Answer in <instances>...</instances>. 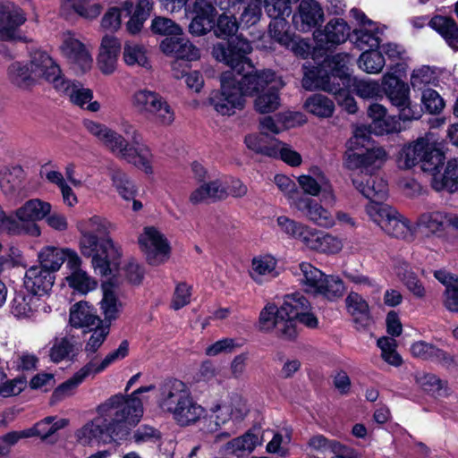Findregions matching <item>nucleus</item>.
<instances>
[{
	"instance_id": "nucleus-1",
	"label": "nucleus",
	"mask_w": 458,
	"mask_h": 458,
	"mask_svg": "<svg viewBox=\"0 0 458 458\" xmlns=\"http://www.w3.org/2000/svg\"><path fill=\"white\" fill-rule=\"evenodd\" d=\"M251 43L242 35L232 38L226 44L213 47V56L231 68L221 74V87L208 97V103L221 115L231 116L245 106V96L259 93L276 82V72L270 69L254 71L248 55Z\"/></svg>"
},
{
	"instance_id": "nucleus-2",
	"label": "nucleus",
	"mask_w": 458,
	"mask_h": 458,
	"mask_svg": "<svg viewBox=\"0 0 458 458\" xmlns=\"http://www.w3.org/2000/svg\"><path fill=\"white\" fill-rule=\"evenodd\" d=\"M98 417L77 432V437L83 445L89 444L92 440L107 443L122 438L142 417L139 401L124 403L121 397L108 399L98 407Z\"/></svg>"
},
{
	"instance_id": "nucleus-3",
	"label": "nucleus",
	"mask_w": 458,
	"mask_h": 458,
	"mask_svg": "<svg viewBox=\"0 0 458 458\" xmlns=\"http://www.w3.org/2000/svg\"><path fill=\"white\" fill-rule=\"evenodd\" d=\"M111 224L105 218L94 216L78 224L81 233V251L85 257L92 258V266L96 273L101 276L112 274L121 257L118 246L107 237Z\"/></svg>"
},
{
	"instance_id": "nucleus-4",
	"label": "nucleus",
	"mask_w": 458,
	"mask_h": 458,
	"mask_svg": "<svg viewBox=\"0 0 458 458\" xmlns=\"http://www.w3.org/2000/svg\"><path fill=\"white\" fill-rule=\"evenodd\" d=\"M310 310V303L301 293L287 294L282 306L267 304L260 311L259 327L261 331H275L281 338L291 340L296 337V318Z\"/></svg>"
},
{
	"instance_id": "nucleus-5",
	"label": "nucleus",
	"mask_w": 458,
	"mask_h": 458,
	"mask_svg": "<svg viewBox=\"0 0 458 458\" xmlns=\"http://www.w3.org/2000/svg\"><path fill=\"white\" fill-rule=\"evenodd\" d=\"M159 405L181 427L195 424L206 411L194 400L186 384L178 379H169L162 385Z\"/></svg>"
},
{
	"instance_id": "nucleus-6",
	"label": "nucleus",
	"mask_w": 458,
	"mask_h": 458,
	"mask_svg": "<svg viewBox=\"0 0 458 458\" xmlns=\"http://www.w3.org/2000/svg\"><path fill=\"white\" fill-rule=\"evenodd\" d=\"M281 231L300 241L307 249L323 254H336L343 249L342 240L329 233L319 231L301 222L281 216L277 217Z\"/></svg>"
},
{
	"instance_id": "nucleus-7",
	"label": "nucleus",
	"mask_w": 458,
	"mask_h": 458,
	"mask_svg": "<svg viewBox=\"0 0 458 458\" xmlns=\"http://www.w3.org/2000/svg\"><path fill=\"white\" fill-rule=\"evenodd\" d=\"M369 141L366 129L356 128L352 137L347 142L345 164L349 169L360 170L365 174H372L380 169L387 160V153L382 147L366 148L365 151H357Z\"/></svg>"
},
{
	"instance_id": "nucleus-8",
	"label": "nucleus",
	"mask_w": 458,
	"mask_h": 458,
	"mask_svg": "<svg viewBox=\"0 0 458 458\" xmlns=\"http://www.w3.org/2000/svg\"><path fill=\"white\" fill-rule=\"evenodd\" d=\"M300 284L306 293L320 294L327 299H335L343 295L344 282L337 276H327L309 262H301L298 266Z\"/></svg>"
},
{
	"instance_id": "nucleus-9",
	"label": "nucleus",
	"mask_w": 458,
	"mask_h": 458,
	"mask_svg": "<svg viewBox=\"0 0 458 458\" xmlns=\"http://www.w3.org/2000/svg\"><path fill=\"white\" fill-rule=\"evenodd\" d=\"M129 130L132 131V145H130L123 136L115 132L114 136H113V140L106 146V148L121 159L142 169L146 174H152L153 156L149 148L141 143V136L136 130L131 126H129Z\"/></svg>"
},
{
	"instance_id": "nucleus-10",
	"label": "nucleus",
	"mask_w": 458,
	"mask_h": 458,
	"mask_svg": "<svg viewBox=\"0 0 458 458\" xmlns=\"http://www.w3.org/2000/svg\"><path fill=\"white\" fill-rule=\"evenodd\" d=\"M382 85L390 103L398 109L401 120L411 121L420 118L422 110L417 104H412L407 83L396 75L387 72L383 76Z\"/></svg>"
},
{
	"instance_id": "nucleus-11",
	"label": "nucleus",
	"mask_w": 458,
	"mask_h": 458,
	"mask_svg": "<svg viewBox=\"0 0 458 458\" xmlns=\"http://www.w3.org/2000/svg\"><path fill=\"white\" fill-rule=\"evenodd\" d=\"M50 211V203L39 199H30L15 212L19 222L10 217L8 221L12 226H8V231L13 234L24 233L33 237L39 236L41 232L36 221L46 217Z\"/></svg>"
},
{
	"instance_id": "nucleus-12",
	"label": "nucleus",
	"mask_w": 458,
	"mask_h": 458,
	"mask_svg": "<svg viewBox=\"0 0 458 458\" xmlns=\"http://www.w3.org/2000/svg\"><path fill=\"white\" fill-rule=\"evenodd\" d=\"M138 242L149 265L159 266L168 260L171 252L170 244L165 236L156 227H144Z\"/></svg>"
},
{
	"instance_id": "nucleus-13",
	"label": "nucleus",
	"mask_w": 458,
	"mask_h": 458,
	"mask_svg": "<svg viewBox=\"0 0 458 458\" xmlns=\"http://www.w3.org/2000/svg\"><path fill=\"white\" fill-rule=\"evenodd\" d=\"M411 146L416 150V157L424 172L434 173L443 165L445 157L433 132L418 138L411 142Z\"/></svg>"
},
{
	"instance_id": "nucleus-14",
	"label": "nucleus",
	"mask_w": 458,
	"mask_h": 458,
	"mask_svg": "<svg viewBox=\"0 0 458 458\" xmlns=\"http://www.w3.org/2000/svg\"><path fill=\"white\" fill-rule=\"evenodd\" d=\"M350 59L351 57L348 54H336L327 61V66L331 70L330 73L321 75V71L317 72L310 71L305 74H311L313 84L336 85L337 82H340L344 86H351L352 78L350 76L348 68Z\"/></svg>"
},
{
	"instance_id": "nucleus-15",
	"label": "nucleus",
	"mask_w": 458,
	"mask_h": 458,
	"mask_svg": "<svg viewBox=\"0 0 458 458\" xmlns=\"http://www.w3.org/2000/svg\"><path fill=\"white\" fill-rule=\"evenodd\" d=\"M291 207L301 213L307 220L323 228H332L335 225L334 215L322 204L314 199L300 196L293 199Z\"/></svg>"
},
{
	"instance_id": "nucleus-16",
	"label": "nucleus",
	"mask_w": 458,
	"mask_h": 458,
	"mask_svg": "<svg viewBox=\"0 0 458 458\" xmlns=\"http://www.w3.org/2000/svg\"><path fill=\"white\" fill-rule=\"evenodd\" d=\"M350 27L341 18L330 20L323 30L314 32L317 46L325 50H330L344 43L350 35Z\"/></svg>"
},
{
	"instance_id": "nucleus-17",
	"label": "nucleus",
	"mask_w": 458,
	"mask_h": 458,
	"mask_svg": "<svg viewBox=\"0 0 458 458\" xmlns=\"http://www.w3.org/2000/svg\"><path fill=\"white\" fill-rule=\"evenodd\" d=\"M324 21V11L316 0H301L296 13L293 15L294 28L308 32Z\"/></svg>"
},
{
	"instance_id": "nucleus-18",
	"label": "nucleus",
	"mask_w": 458,
	"mask_h": 458,
	"mask_svg": "<svg viewBox=\"0 0 458 458\" xmlns=\"http://www.w3.org/2000/svg\"><path fill=\"white\" fill-rule=\"evenodd\" d=\"M216 4L225 13L218 16L215 25V34L218 38H225L233 36L239 25L234 15L243 5L242 0H216Z\"/></svg>"
},
{
	"instance_id": "nucleus-19",
	"label": "nucleus",
	"mask_w": 458,
	"mask_h": 458,
	"mask_svg": "<svg viewBox=\"0 0 458 458\" xmlns=\"http://www.w3.org/2000/svg\"><path fill=\"white\" fill-rule=\"evenodd\" d=\"M30 66L37 81L44 79L55 88L56 81H62L61 69L45 51L36 50L30 54Z\"/></svg>"
},
{
	"instance_id": "nucleus-20",
	"label": "nucleus",
	"mask_w": 458,
	"mask_h": 458,
	"mask_svg": "<svg viewBox=\"0 0 458 458\" xmlns=\"http://www.w3.org/2000/svg\"><path fill=\"white\" fill-rule=\"evenodd\" d=\"M312 174L301 175L298 182L306 194L318 196L323 193V199L331 206L335 203V196L333 192L329 181L323 172L316 168L311 171Z\"/></svg>"
},
{
	"instance_id": "nucleus-21",
	"label": "nucleus",
	"mask_w": 458,
	"mask_h": 458,
	"mask_svg": "<svg viewBox=\"0 0 458 458\" xmlns=\"http://www.w3.org/2000/svg\"><path fill=\"white\" fill-rule=\"evenodd\" d=\"M55 275L39 265L30 267L25 273L24 286L35 296L47 294L53 287Z\"/></svg>"
},
{
	"instance_id": "nucleus-22",
	"label": "nucleus",
	"mask_w": 458,
	"mask_h": 458,
	"mask_svg": "<svg viewBox=\"0 0 458 458\" xmlns=\"http://www.w3.org/2000/svg\"><path fill=\"white\" fill-rule=\"evenodd\" d=\"M63 55L72 64H77L82 72L91 67L92 58L85 46L71 32L64 33L60 47Z\"/></svg>"
},
{
	"instance_id": "nucleus-23",
	"label": "nucleus",
	"mask_w": 458,
	"mask_h": 458,
	"mask_svg": "<svg viewBox=\"0 0 458 458\" xmlns=\"http://www.w3.org/2000/svg\"><path fill=\"white\" fill-rule=\"evenodd\" d=\"M302 86L308 90L320 89L322 90L332 93L335 96V99L346 112L349 114H355L357 111V104L354 98L350 94L348 88L350 86H344L337 82L336 85L329 84H313L311 74H305L302 79Z\"/></svg>"
},
{
	"instance_id": "nucleus-24",
	"label": "nucleus",
	"mask_w": 458,
	"mask_h": 458,
	"mask_svg": "<svg viewBox=\"0 0 458 458\" xmlns=\"http://www.w3.org/2000/svg\"><path fill=\"white\" fill-rule=\"evenodd\" d=\"M161 51L166 55L175 58L195 61L199 58V50L187 38L182 37H167L160 43Z\"/></svg>"
},
{
	"instance_id": "nucleus-25",
	"label": "nucleus",
	"mask_w": 458,
	"mask_h": 458,
	"mask_svg": "<svg viewBox=\"0 0 458 458\" xmlns=\"http://www.w3.org/2000/svg\"><path fill=\"white\" fill-rule=\"evenodd\" d=\"M229 196L228 184L222 179H216L209 182L202 183L196 188L189 197V200L193 205L208 201H216L225 199Z\"/></svg>"
},
{
	"instance_id": "nucleus-26",
	"label": "nucleus",
	"mask_w": 458,
	"mask_h": 458,
	"mask_svg": "<svg viewBox=\"0 0 458 458\" xmlns=\"http://www.w3.org/2000/svg\"><path fill=\"white\" fill-rule=\"evenodd\" d=\"M352 13L363 25V27L355 30L357 47L360 49H364V51L377 48L380 44V38L378 37L380 31L378 28L359 10L352 9Z\"/></svg>"
},
{
	"instance_id": "nucleus-27",
	"label": "nucleus",
	"mask_w": 458,
	"mask_h": 458,
	"mask_svg": "<svg viewBox=\"0 0 458 458\" xmlns=\"http://www.w3.org/2000/svg\"><path fill=\"white\" fill-rule=\"evenodd\" d=\"M23 170L19 165L4 166L0 170V190L9 199H17L22 190Z\"/></svg>"
},
{
	"instance_id": "nucleus-28",
	"label": "nucleus",
	"mask_w": 458,
	"mask_h": 458,
	"mask_svg": "<svg viewBox=\"0 0 458 458\" xmlns=\"http://www.w3.org/2000/svg\"><path fill=\"white\" fill-rule=\"evenodd\" d=\"M365 175L367 178H352V183L355 188L370 201L386 199L388 192L386 182L373 174Z\"/></svg>"
},
{
	"instance_id": "nucleus-29",
	"label": "nucleus",
	"mask_w": 458,
	"mask_h": 458,
	"mask_svg": "<svg viewBox=\"0 0 458 458\" xmlns=\"http://www.w3.org/2000/svg\"><path fill=\"white\" fill-rule=\"evenodd\" d=\"M26 21L23 12L19 8L10 9L0 3V39L11 40L15 38L16 30Z\"/></svg>"
},
{
	"instance_id": "nucleus-30",
	"label": "nucleus",
	"mask_w": 458,
	"mask_h": 458,
	"mask_svg": "<svg viewBox=\"0 0 458 458\" xmlns=\"http://www.w3.org/2000/svg\"><path fill=\"white\" fill-rule=\"evenodd\" d=\"M69 321L73 327L89 330H93L102 323L96 310L86 301L77 302L71 308Z\"/></svg>"
},
{
	"instance_id": "nucleus-31",
	"label": "nucleus",
	"mask_w": 458,
	"mask_h": 458,
	"mask_svg": "<svg viewBox=\"0 0 458 458\" xmlns=\"http://www.w3.org/2000/svg\"><path fill=\"white\" fill-rule=\"evenodd\" d=\"M120 49V43L115 37L106 35L103 38L98 57V64L103 73L111 74L114 72Z\"/></svg>"
},
{
	"instance_id": "nucleus-32",
	"label": "nucleus",
	"mask_w": 458,
	"mask_h": 458,
	"mask_svg": "<svg viewBox=\"0 0 458 458\" xmlns=\"http://www.w3.org/2000/svg\"><path fill=\"white\" fill-rule=\"evenodd\" d=\"M431 174V185L437 191L442 190L454 191L458 185V157L447 162L443 174H440L439 168Z\"/></svg>"
},
{
	"instance_id": "nucleus-33",
	"label": "nucleus",
	"mask_w": 458,
	"mask_h": 458,
	"mask_svg": "<svg viewBox=\"0 0 458 458\" xmlns=\"http://www.w3.org/2000/svg\"><path fill=\"white\" fill-rule=\"evenodd\" d=\"M55 89L67 97L71 102L83 107L93 98V93L89 89L84 88L81 83L72 81L63 78L62 81H56Z\"/></svg>"
},
{
	"instance_id": "nucleus-34",
	"label": "nucleus",
	"mask_w": 458,
	"mask_h": 458,
	"mask_svg": "<svg viewBox=\"0 0 458 458\" xmlns=\"http://www.w3.org/2000/svg\"><path fill=\"white\" fill-rule=\"evenodd\" d=\"M417 225L428 234L441 236L448 227V213L443 211H428L421 214Z\"/></svg>"
},
{
	"instance_id": "nucleus-35",
	"label": "nucleus",
	"mask_w": 458,
	"mask_h": 458,
	"mask_svg": "<svg viewBox=\"0 0 458 458\" xmlns=\"http://www.w3.org/2000/svg\"><path fill=\"white\" fill-rule=\"evenodd\" d=\"M276 264V259L270 255H260L253 258L250 272L251 278L261 284L265 280L276 277L278 276Z\"/></svg>"
},
{
	"instance_id": "nucleus-36",
	"label": "nucleus",
	"mask_w": 458,
	"mask_h": 458,
	"mask_svg": "<svg viewBox=\"0 0 458 458\" xmlns=\"http://www.w3.org/2000/svg\"><path fill=\"white\" fill-rule=\"evenodd\" d=\"M89 376H93L89 367L83 366L71 378L55 389L51 396V403H55L73 395L77 387Z\"/></svg>"
},
{
	"instance_id": "nucleus-37",
	"label": "nucleus",
	"mask_w": 458,
	"mask_h": 458,
	"mask_svg": "<svg viewBox=\"0 0 458 458\" xmlns=\"http://www.w3.org/2000/svg\"><path fill=\"white\" fill-rule=\"evenodd\" d=\"M434 276L445 286V307L452 312H458V276L445 270L435 271Z\"/></svg>"
},
{
	"instance_id": "nucleus-38",
	"label": "nucleus",
	"mask_w": 458,
	"mask_h": 458,
	"mask_svg": "<svg viewBox=\"0 0 458 458\" xmlns=\"http://www.w3.org/2000/svg\"><path fill=\"white\" fill-rule=\"evenodd\" d=\"M259 444V437L249 431L241 437L228 441L223 446V451L225 454H233L237 457H243L253 452Z\"/></svg>"
},
{
	"instance_id": "nucleus-39",
	"label": "nucleus",
	"mask_w": 458,
	"mask_h": 458,
	"mask_svg": "<svg viewBox=\"0 0 458 458\" xmlns=\"http://www.w3.org/2000/svg\"><path fill=\"white\" fill-rule=\"evenodd\" d=\"M48 352L49 359L55 363H59L76 355L78 347L72 336L55 337Z\"/></svg>"
},
{
	"instance_id": "nucleus-40",
	"label": "nucleus",
	"mask_w": 458,
	"mask_h": 458,
	"mask_svg": "<svg viewBox=\"0 0 458 458\" xmlns=\"http://www.w3.org/2000/svg\"><path fill=\"white\" fill-rule=\"evenodd\" d=\"M145 118L157 125L169 126L174 123L175 114L165 98L159 95Z\"/></svg>"
},
{
	"instance_id": "nucleus-41",
	"label": "nucleus",
	"mask_w": 458,
	"mask_h": 458,
	"mask_svg": "<svg viewBox=\"0 0 458 458\" xmlns=\"http://www.w3.org/2000/svg\"><path fill=\"white\" fill-rule=\"evenodd\" d=\"M394 271L399 279L414 297L423 299L426 296V288L416 274L411 271L409 264L402 262L395 267Z\"/></svg>"
},
{
	"instance_id": "nucleus-42",
	"label": "nucleus",
	"mask_w": 458,
	"mask_h": 458,
	"mask_svg": "<svg viewBox=\"0 0 458 458\" xmlns=\"http://www.w3.org/2000/svg\"><path fill=\"white\" fill-rule=\"evenodd\" d=\"M388 235L395 238L410 240L413 236V227L408 218L401 215L397 210L389 217L381 228Z\"/></svg>"
},
{
	"instance_id": "nucleus-43",
	"label": "nucleus",
	"mask_w": 458,
	"mask_h": 458,
	"mask_svg": "<svg viewBox=\"0 0 458 458\" xmlns=\"http://www.w3.org/2000/svg\"><path fill=\"white\" fill-rule=\"evenodd\" d=\"M430 26L437 31L453 48H458V26L454 19L436 16L431 19Z\"/></svg>"
},
{
	"instance_id": "nucleus-44",
	"label": "nucleus",
	"mask_w": 458,
	"mask_h": 458,
	"mask_svg": "<svg viewBox=\"0 0 458 458\" xmlns=\"http://www.w3.org/2000/svg\"><path fill=\"white\" fill-rule=\"evenodd\" d=\"M38 301V297L32 293H17L11 301V312L18 318H30L37 310Z\"/></svg>"
},
{
	"instance_id": "nucleus-45",
	"label": "nucleus",
	"mask_w": 458,
	"mask_h": 458,
	"mask_svg": "<svg viewBox=\"0 0 458 458\" xmlns=\"http://www.w3.org/2000/svg\"><path fill=\"white\" fill-rule=\"evenodd\" d=\"M7 77L13 84L22 89L29 88L37 81L30 66L21 62H13L9 65Z\"/></svg>"
},
{
	"instance_id": "nucleus-46",
	"label": "nucleus",
	"mask_w": 458,
	"mask_h": 458,
	"mask_svg": "<svg viewBox=\"0 0 458 458\" xmlns=\"http://www.w3.org/2000/svg\"><path fill=\"white\" fill-rule=\"evenodd\" d=\"M304 108L315 116L328 118L334 114L335 104L325 95L313 94L306 99Z\"/></svg>"
},
{
	"instance_id": "nucleus-47",
	"label": "nucleus",
	"mask_w": 458,
	"mask_h": 458,
	"mask_svg": "<svg viewBox=\"0 0 458 458\" xmlns=\"http://www.w3.org/2000/svg\"><path fill=\"white\" fill-rule=\"evenodd\" d=\"M38 259L40 267L51 270L55 275L65 262V253L63 248L46 246L38 252Z\"/></svg>"
},
{
	"instance_id": "nucleus-48",
	"label": "nucleus",
	"mask_w": 458,
	"mask_h": 458,
	"mask_svg": "<svg viewBox=\"0 0 458 458\" xmlns=\"http://www.w3.org/2000/svg\"><path fill=\"white\" fill-rule=\"evenodd\" d=\"M153 0H138L133 14L126 23V29L131 35L139 33L143 28L153 8Z\"/></svg>"
},
{
	"instance_id": "nucleus-49",
	"label": "nucleus",
	"mask_w": 458,
	"mask_h": 458,
	"mask_svg": "<svg viewBox=\"0 0 458 458\" xmlns=\"http://www.w3.org/2000/svg\"><path fill=\"white\" fill-rule=\"evenodd\" d=\"M345 301L348 311L353 317L354 321L360 323L362 327L368 325L370 315L367 301L356 293H351Z\"/></svg>"
},
{
	"instance_id": "nucleus-50",
	"label": "nucleus",
	"mask_w": 458,
	"mask_h": 458,
	"mask_svg": "<svg viewBox=\"0 0 458 458\" xmlns=\"http://www.w3.org/2000/svg\"><path fill=\"white\" fill-rule=\"evenodd\" d=\"M68 425V420L61 419L56 420L54 416H48L37 422L33 427L27 428L30 432V437H39L41 439H47L55 434L57 430L64 428Z\"/></svg>"
},
{
	"instance_id": "nucleus-51",
	"label": "nucleus",
	"mask_w": 458,
	"mask_h": 458,
	"mask_svg": "<svg viewBox=\"0 0 458 458\" xmlns=\"http://www.w3.org/2000/svg\"><path fill=\"white\" fill-rule=\"evenodd\" d=\"M129 353V343L127 340L122 341L119 347L108 353L102 360L91 359L87 364L89 367L91 374L94 376L105 370L108 366L116 360L124 359Z\"/></svg>"
},
{
	"instance_id": "nucleus-52",
	"label": "nucleus",
	"mask_w": 458,
	"mask_h": 458,
	"mask_svg": "<svg viewBox=\"0 0 458 458\" xmlns=\"http://www.w3.org/2000/svg\"><path fill=\"white\" fill-rule=\"evenodd\" d=\"M123 60L129 66H139L146 69L151 67L145 47L135 42L125 43L123 47Z\"/></svg>"
},
{
	"instance_id": "nucleus-53",
	"label": "nucleus",
	"mask_w": 458,
	"mask_h": 458,
	"mask_svg": "<svg viewBox=\"0 0 458 458\" xmlns=\"http://www.w3.org/2000/svg\"><path fill=\"white\" fill-rule=\"evenodd\" d=\"M159 95L148 89H138L131 97V107L138 114L145 117Z\"/></svg>"
},
{
	"instance_id": "nucleus-54",
	"label": "nucleus",
	"mask_w": 458,
	"mask_h": 458,
	"mask_svg": "<svg viewBox=\"0 0 458 458\" xmlns=\"http://www.w3.org/2000/svg\"><path fill=\"white\" fill-rule=\"evenodd\" d=\"M411 352L414 357L421 360H443L446 363L452 361L450 356H448L444 351L424 341L414 343L411 346Z\"/></svg>"
},
{
	"instance_id": "nucleus-55",
	"label": "nucleus",
	"mask_w": 458,
	"mask_h": 458,
	"mask_svg": "<svg viewBox=\"0 0 458 458\" xmlns=\"http://www.w3.org/2000/svg\"><path fill=\"white\" fill-rule=\"evenodd\" d=\"M279 106L280 97L275 85L269 87L267 91L260 92L254 100V108L260 114L275 112Z\"/></svg>"
},
{
	"instance_id": "nucleus-56",
	"label": "nucleus",
	"mask_w": 458,
	"mask_h": 458,
	"mask_svg": "<svg viewBox=\"0 0 458 458\" xmlns=\"http://www.w3.org/2000/svg\"><path fill=\"white\" fill-rule=\"evenodd\" d=\"M111 180L114 187H115L119 195L126 199L131 200L135 198L137 189L135 183L129 176L121 170H114L111 172Z\"/></svg>"
},
{
	"instance_id": "nucleus-57",
	"label": "nucleus",
	"mask_w": 458,
	"mask_h": 458,
	"mask_svg": "<svg viewBox=\"0 0 458 458\" xmlns=\"http://www.w3.org/2000/svg\"><path fill=\"white\" fill-rule=\"evenodd\" d=\"M100 304L106 320L111 322L118 318L122 310V302L109 286H104V294Z\"/></svg>"
},
{
	"instance_id": "nucleus-58",
	"label": "nucleus",
	"mask_w": 458,
	"mask_h": 458,
	"mask_svg": "<svg viewBox=\"0 0 458 458\" xmlns=\"http://www.w3.org/2000/svg\"><path fill=\"white\" fill-rule=\"evenodd\" d=\"M394 208L386 205L381 200H373L366 206V213L369 218L382 228L386 222L388 221L391 216L395 214Z\"/></svg>"
},
{
	"instance_id": "nucleus-59",
	"label": "nucleus",
	"mask_w": 458,
	"mask_h": 458,
	"mask_svg": "<svg viewBox=\"0 0 458 458\" xmlns=\"http://www.w3.org/2000/svg\"><path fill=\"white\" fill-rule=\"evenodd\" d=\"M359 67L368 73H379L386 61L381 52L365 50L358 60Z\"/></svg>"
},
{
	"instance_id": "nucleus-60",
	"label": "nucleus",
	"mask_w": 458,
	"mask_h": 458,
	"mask_svg": "<svg viewBox=\"0 0 458 458\" xmlns=\"http://www.w3.org/2000/svg\"><path fill=\"white\" fill-rule=\"evenodd\" d=\"M288 21L285 18L272 20L269 23L268 33L270 37L282 46H291V38L294 36L290 33Z\"/></svg>"
},
{
	"instance_id": "nucleus-61",
	"label": "nucleus",
	"mask_w": 458,
	"mask_h": 458,
	"mask_svg": "<svg viewBox=\"0 0 458 458\" xmlns=\"http://www.w3.org/2000/svg\"><path fill=\"white\" fill-rule=\"evenodd\" d=\"M353 90L362 98H377L382 97L383 89L375 81L352 79Z\"/></svg>"
},
{
	"instance_id": "nucleus-62",
	"label": "nucleus",
	"mask_w": 458,
	"mask_h": 458,
	"mask_svg": "<svg viewBox=\"0 0 458 458\" xmlns=\"http://www.w3.org/2000/svg\"><path fill=\"white\" fill-rule=\"evenodd\" d=\"M274 152H276L275 155L270 157L280 158L292 166H298L301 164V155L276 139L274 140Z\"/></svg>"
},
{
	"instance_id": "nucleus-63",
	"label": "nucleus",
	"mask_w": 458,
	"mask_h": 458,
	"mask_svg": "<svg viewBox=\"0 0 458 458\" xmlns=\"http://www.w3.org/2000/svg\"><path fill=\"white\" fill-rule=\"evenodd\" d=\"M274 140L275 139H271V140L267 143L264 136L249 134L245 137L244 143L250 150L270 157V156L276 153L274 152Z\"/></svg>"
},
{
	"instance_id": "nucleus-64",
	"label": "nucleus",
	"mask_w": 458,
	"mask_h": 458,
	"mask_svg": "<svg viewBox=\"0 0 458 458\" xmlns=\"http://www.w3.org/2000/svg\"><path fill=\"white\" fill-rule=\"evenodd\" d=\"M66 279L72 288L81 293H87L95 289L97 285L96 281L89 276L83 270L72 272Z\"/></svg>"
}]
</instances>
